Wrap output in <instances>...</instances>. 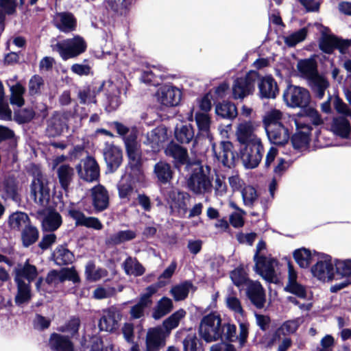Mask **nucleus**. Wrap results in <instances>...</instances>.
Listing matches in <instances>:
<instances>
[{
  "instance_id": "1",
  "label": "nucleus",
  "mask_w": 351,
  "mask_h": 351,
  "mask_svg": "<svg viewBox=\"0 0 351 351\" xmlns=\"http://www.w3.org/2000/svg\"><path fill=\"white\" fill-rule=\"evenodd\" d=\"M187 187L196 195H204L211 192L212 180L209 176V168L199 163L192 165V172L187 179Z\"/></svg>"
},
{
  "instance_id": "17",
  "label": "nucleus",
  "mask_w": 351,
  "mask_h": 351,
  "mask_svg": "<svg viewBox=\"0 0 351 351\" xmlns=\"http://www.w3.org/2000/svg\"><path fill=\"white\" fill-rule=\"evenodd\" d=\"M169 336L161 327L149 328L146 335V348L158 350L165 345V339Z\"/></svg>"
},
{
  "instance_id": "27",
  "label": "nucleus",
  "mask_w": 351,
  "mask_h": 351,
  "mask_svg": "<svg viewBox=\"0 0 351 351\" xmlns=\"http://www.w3.org/2000/svg\"><path fill=\"white\" fill-rule=\"evenodd\" d=\"M104 159L110 171L116 170L122 162V152L121 149L114 145H108L105 148Z\"/></svg>"
},
{
  "instance_id": "30",
  "label": "nucleus",
  "mask_w": 351,
  "mask_h": 351,
  "mask_svg": "<svg viewBox=\"0 0 351 351\" xmlns=\"http://www.w3.org/2000/svg\"><path fill=\"white\" fill-rule=\"evenodd\" d=\"M93 204L97 210L106 209L108 205V195L101 185H97L92 189Z\"/></svg>"
},
{
  "instance_id": "47",
  "label": "nucleus",
  "mask_w": 351,
  "mask_h": 351,
  "mask_svg": "<svg viewBox=\"0 0 351 351\" xmlns=\"http://www.w3.org/2000/svg\"><path fill=\"white\" fill-rule=\"evenodd\" d=\"M293 257L296 263L302 268L308 267L313 261V254L306 248L295 250Z\"/></svg>"
},
{
  "instance_id": "62",
  "label": "nucleus",
  "mask_w": 351,
  "mask_h": 351,
  "mask_svg": "<svg viewBox=\"0 0 351 351\" xmlns=\"http://www.w3.org/2000/svg\"><path fill=\"white\" fill-rule=\"evenodd\" d=\"M195 118L199 130L202 132L208 133L210 125V118L209 115L206 112H197Z\"/></svg>"
},
{
  "instance_id": "13",
  "label": "nucleus",
  "mask_w": 351,
  "mask_h": 351,
  "mask_svg": "<svg viewBox=\"0 0 351 351\" xmlns=\"http://www.w3.org/2000/svg\"><path fill=\"white\" fill-rule=\"evenodd\" d=\"M313 275L323 282H329L337 280L336 271L330 260L325 258L318 261L312 268Z\"/></svg>"
},
{
  "instance_id": "9",
  "label": "nucleus",
  "mask_w": 351,
  "mask_h": 351,
  "mask_svg": "<svg viewBox=\"0 0 351 351\" xmlns=\"http://www.w3.org/2000/svg\"><path fill=\"white\" fill-rule=\"evenodd\" d=\"M122 319L121 310L112 306L102 312V315L99 322V327L101 330L114 332L119 327V323Z\"/></svg>"
},
{
  "instance_id": "58",
  "label": "nucleus",
  "mask_w": 351,
  "mask_h": 351,
  "mask_svg": "<svg viewBox=\"0 0 351 351\" xmlns=\"http://www.w3.org/2000/svg\"><path fill=\"white\" fill-rule=\"evenodd\" d=\"M239 326V334L237 336L240 347H243L247 341L249 334V323L243 317L237 318Z\"/></svg>"
},
{
  "instance_id": "32",
  "label": "nucleus",
  "mask_w": 351,
  "mask_h": 351,
  "mask_svg": "<svg viewBox=\"0 0 351 351\" xmlns=\"http://www.w3.org/2000/svg\"><path fill=\"white\" fill-rule=\"evenodd\" d=\"M49 346L54 351H73L72 342L66 337L58 333L51 334Z\"/></svg>"
},
{
  "instance_id": "20",
  "label": "nucleus",
  "mask_w": 351,
  "mask_h": 351,
  "mask_svg": "<svg viewBox=\"0 0 351 351\" xmlns=\"http://www.w3.org/2000/svg\"><path fill=\"white\" fill-rule=\"evenodd\" d=\"M247 295L251 302L258 308L264 307L265 293L262 285L258 282H249L247 287Z\"/></svg>"
},
{
  "instance_id": "45",
  "label": "nucleus",
  "mask_w": 351,
  "mask_h": 351,
  "mask_svg": "<svg viewBox=\"0 0 351 351\" xmlns=\"http://www.w3.org/2000/svg\"><path fill=\"white\" fill-rule=\"evenodd\" d=\"M39 233L37 228L29 223L21 230V239L25 247L34 243L38 239Z\"/></svg>"
},
{
  "instance_id": "59",
  "label": "nucleus",
  "mask_w": 351,
  "mask_h": 351,
  "mask_svg": "<svg viewBox=\"0 0 351 351\" xmlns=\"http://www.w3.org/2000/svg\"><path fill=\"white\" fill-rule=\"evenodd\" d=\"M308 30L306 27L291 34L285 38V43L289 47H293L298 43L303 41L307 35Z\"/></svg>"
},
{
  "instance_id": "26",
  "label": "nucleus",
  "mask_w": 351,
  "mask_h": 351,
  "mask_svg": "<svg viewBox=\"0 0 351 351\" xmlns=\"http://www.w3.org/2000/svg\"><path fill=\"white\" fill-rule=\"evenodd\" d=\"M55 26L61 32L68 33L75 29L76 21L71 13H57L53 18Z\"/></svg>"
},
{
  "instance_id": "39",
  "label": "nucleus",
  "mask_w": 351,
  "mask_h": 351,
  "mask_svg": "<svg viewBox=\"0 0 351 351\" xmlns=\"http://www.w3.org/2000/svg\"><path fill=\"white\" fill-rule=\"evenodd\" d=\"M165 154L167 156L173 158L175 160L181 163H184L187 160L186 149L173 143L167 145L165 149Z\"/></svg>"
},
{
  "instance_id": "11",
  "label": "nucleus",
  "mask_w": 351,
  "mask_h": 351,
  "mask_svg": "<svg viewBox=\"0 0 351 351\" xmlns=\"http://www.w3.org/2000/svg\"><path fill=\"white\" fill-rule=\"evenodd\" d=\"M289 121H293L298 130L291 138L293 147L298 149L306 148L310 141L311 128L294 117H289Z\"/></svg>"
},
{
  "instance_id": "4",
  "label": "nucleus",
  "mask_w": 351,
  "mask_h": 351,
  "mask_svg": "<svg viewBox=\"0 0 351 351\" xmlns=\"http://www.w3.org/2000/svg\"><path fill=\"white\" fill-rule=\"evenodd\" d=\"M258 77L257 72L251 71L245 77L234 80L232 87L233 99L242 100L251 95L254 90V84Z\"/></svg>"
},
{
  "instance_id": "33",
  "label": "nucleus",
  "mask_w": 351,
  "mask_h": 351,
  "mask_svg": "<svg viewBox=\"0 0 351 351\" xmlns=\"http://www.w3.org/2000/svg\"><path fill=\"white\" fill-rule=\"evenodd\" d=\"M331 131L342 138H347L351 131L349 121L344 117H337L332 119Z\"/></svg>"
},
{
  "instance_id": "22",
  "label": "nucleus",
  "mask_w": 351,
  "mask_h": 351,
  "mask_svg": "<svg viewBox=\"0 0 351 351\" xmlns=\"http://www.w3.org/2000/svg\"><path fill=\"white\" fill-rule=\"evenodd\" d=\"M297 278L298 275L293 267L289 264L288 282L285 287V290L300 298H305L306 297V290L304 286L298 282Z\"/></svg>"
},
{
  "instance_id": "12",
  "label": "nucleus",
  "mask_w": 351,
  "mask_h": 351,
  "mask_svg": "<svg viewBox=\"0 0 351 351\" xmlns=\"http://www.w3.org/2000/svg\"><path fill=\"white\" fill-rule=\"evenodd\" d=\"M158 101L167 107L176 106L179 104L182 93L179 88L169 85H165L158 88L156 93Z\"/></svg>"
},
{
  "instance_id": "61",
  "label": "nucleus",
  "mask_w": 351,
  "mask_h": 351,
  "mask_svg": "<svg viewBox=\"0 0 351 351\" xmlns=\"http://www.w3.org/2000/svg\"><path fill=\"white\" fill-rule=\"evenodd\" d=\"M337 37L330 35H324L321 38L319 45L322 51L327 53H331L335 49Z\"/></svg>"
},
{
  "instance_id": "40",
  "label": "nucleus",
  "mask_w": 351,
  "mask_h": 351,
  "mask_svg": "<svg viewBox=\"0 0 351 351\" xmlns=\"http://www.w3.org/2000/svg\"><path fill=\"white\" fill-rule=\"evenodd\" d=\"M216 114L224 119H233L237 114L236 106L230 102H223L219 104L215 107Z\"/></svg>"
},
{
  "instance_id": "64",
  "label": "nucleus",
  "mask_w": 351,
  "mask_h": 351,
  "mask_svg": "<svg viewBox=\"0 0 351 351\" xmlns=\"http://www.w3.org/2000/svg\"><path fill=\"white\" fill-rule=\"evenodd\" d=\"M119 193L121 198H127L133 193V186L128 178H123L119 184Z\"/></svg>"
},
{
  "instance_id": "51",
  "label": "nucleus",
  "mask_w": 351,
  "mask_h": 351,
  "mask_svg": "<svg viewBox=\"0 0 351 351\" xmlns=\"http://www.w3.org/2000/svg\"><path fill=\"white\" fill-rule=\"evenodd\" d=\"M85 274L88 280L97 281L107 276V271L96 268L93 263L89 262L86 266Z\"/></svg>"
},
{
  "instance_id": "24",
  "label": "nucleus",
  "mask_w": 351,
  "mask_h": 351,
  "mask_svg": "<svg viewBox=\"0 0 351 351\" xmlns=\"http://www.w3.org/2000/svg\"><path fill=\"white\" fill-rule=\"evenodd\" d=\"M258 87L261 97L274 99L278 94L277 83L271 76L263 77L258 84Z\"/></svg>"
},
{
  "instance_id": "29",
  "label": "nucleus",
  "mask_w": 351,
  "mask_h": 351,
  "mask_svg": "<svg viewBox=\"0 0 351 351\" xmlns=\"http://www.w3.org/2000/svg\"><path fill=\"white\" fill-rule=\"evenodd\" d=\"M317 67V62L314 58L300 60L297 64L298 72L307 80L318 73Z\"/></svg>"
},
{
  "instance_id": "41",
  "label": "nucleus",
  "mask_w": 351,
  "mask_h": 351,
  "mask_svg": "<svg viewBox=\"0 0 351 351\" xmlns=\"http://www.w3.org/2000/svg\"><path fill=\"white\" fill-rule=\"evenodd\" d=\"M226 306L235 314L236 319L244 316V311L239 299L232 293V289L228 290L226 297Z\"/></svg>"
},
{
  "instance_id": "18",
  "label": "nucleus",
  "mask_w": 351,
  "mask_h": 351,
  "mask_svg": "<svg viewBox=\"0 0 351 351\" xmlns=\"http://www.w3.org/2000/svg\"><path fill=\"white\" fill-rule=\"evenodd\" d=\"M137 130L136 128L131 130L130 134L125 138V144L129 159L134 165H136L141 160L140 145L136 141Z\"/></svg>"
},
{
  "instance_id": "42",
  "label": "nucleus",
  "mask_w": 351,
  "mask_h": 351,
  "mask_svg": "<svg viewBox=\"0 0 351 351\" xmlns=\"http://www.w3.org/2000/svg\"><path fill=\"white\" fill-rule=\"evenodd\" d=\"M17 285V294L15 302L18 304L28 302L31 298L30 283L24 280L15 281Z\"/></svg>"
},
{
  "instance_id": "63",
  "label": "nucleus",
  "mask_w": 351,
  "mask_h": 351,
  "mask_svg": "<svg viewBox=\"0 0 351 351\" xmlns=\"http://www.w3.org/2000/svg\"><path fill=\"white\" fill-rule=\"evenodd\" d=\"M44 86V80L38 75H34L31 77L28 84L29 93L32 95L38 94L41 88Z\"/></svg>"
},
{
  "instance_id": "35",
  "label": "nucleus",
  "mask_w": 351,
  "mask_h": 351,
  "mask_svg": "<svg viewBox=\"0 0 351 351\" xmlns=\"http://www.w3.org/2000/svg\"><path fill=\"white\" fill-rule=\"evenodd\" d=\"M8 223L12 230L20 231L31 223L26 213L23 212H16L10 216Z\"/></svg>"
},
{
  "instance_id": "44",
  "label": "nucleus",
  "mask_w": 351,
  "mask_h": 351,
  "mask_svg": "<svg viewBox=\"0 0 351 351\" xmlns=\"http://www.w3.org/2000/svg\"><path fill=\"white\" fill-rule=\"evenodd\" d=\"M154 173L157 178L164 183L171 179L173 173L170 165L165 162H159L155 165Z\"/></svg>"
},
{
  "instance_id": "19",
  "label": "nucleus",
  "mask_w": 351,
  "mask_h": 351,
  "mask_svg": "<svg viewBox=\"0 0 351 351\" xmlns=\"http://www.w3.org/2000/svg\"><path fill=\"white\" fill-rule=\"evenodd\" d=\"M265 132L269 141L276 145H282L286 144L290 137L288 123L280 124L266 130Z\"/></svg>"
},
{
  "instance_id": "38",
  "label": "nucleus",
  "mask_w": 351,
  "mask_h": 351,
  "mask_svg": "<svg viewBox=\"0 0 351 351\" xmlns=\"http://www.w3.org/2000/svg\"><path fill=\"white\" fill-rule=\"evenodd\" d=\"M62 222L60 215L58 212L51 210L45 217L43 227L45 230L54 231L60 226Z\"/></svg>"
},
{
  "instance_id": "34",
  "label": "nucleus",
  "mask_w": 351,
  "mask_h": 351,
  "mask_svg": "<svg viewBox=\"0 0 351 351\" xmlns=\"http://www.w3.org/2000/svg\"><path fill=\"white\" fill-rule=\"evenodd\" d=\"M57 173L62 188L66 191L75 175L74 169L69 165L62 164L58 167Z\"/></svg>"
},
{
  "instance_id": "54",
  "label": "nucleus",
  "mask_w": 351,
  "mask_h": 351,
  "mask_svg": "<svg viewBox=\"0 0 351 351\" xmlns=\"http://www.w3.org/2000/svg\"><path fill=\"white\" fill-rule=\"evenodd\" d=\"M301 323L302 321L300 318L286 321L278 329L276 335L293 334L298 330Z\"/></svg>"
},
{
  "instance_id": "10",
  "label": "nucleus",
  "mask_w": 351,
  "mask_h": 351,
  "mask_svg": "<svg viewBox=\"0 0 351 351\" xmlns=\"http://www.w3.org/2000/svg\"><path fill=\"white\" fill-rule=\"evenodd\" d=\"M258 124L253 121H243L240 122L236 130V136L238 141L243 145L261 142L254 132Z\"/></svg>"
},
{
  "instance_id": "57",
  "label": "nucleus",
  "mask_w": 351,
  "mask_h": 351,
  "mask_svg": "<svg viewBox=\"0 0 351 351\" xmlns=\"http://www.w3.org/2000/svg\"><path fill=\"white\" fill-rule=\"evenodd\" d=\"M243 204L246 206H252L258 199V193L255 188L252 186H245L241 190Z\"/></svg>"
},
{
  "instance_id": "7",
  "label": "nucleus",
  "mask_w": 351,
  "mask_h": 351,
  "mask_svg": "<svg viewBox=\"0 0 351 351\" xmlns=\"http://www.w3.org/2000/svg\"><path fill=\"white\" fill-rule=\"evenodd\" d=\"M256 262V271L266 280L277 283L279 282L278 262L271 258L261 256Z\"/></svg>"
},
{
  "instance_id": "37",
  "label": "nucleus",
  "mask_w": 351,
  "mask_h": 351,
  "mask_svg": "<svg viewBox=\"0 0 351 351\" xmlns=\"http://www.w3.org/2000/svg\"><path fill=\"white\" fill-rule=\"evenodd\" d=\"M65 126V118L59 114H56L49 121L47 131L51 136H58L63 132Z\"/></svg>"
},
{
  "instance_id": "15",
  "label": "nucleus",
  "mask_w": 351,
  "mask_h": 351,
  "mask_svg": "<svg viewBox=\"0 0 351 351\" xmlns=\"http://www.w3.org/2000/svg\"><path fill=\"white\" fill-rule=\"evenodd\" d=\"M66 280L73 282L80 281L79 276L73 267L64 268L59 271L52 270L47 274L46 282L51 285H57Z\"/></svg>"
},
{
  "instance_id": "56",
  "label": "nucleus",
  "mask_w": 351,
  "mask_h": 351,
  "mask_svg": "<svg viewBox=\"0 0 351 351\" xmlns=\"http://www.w3.org/2000/svg\"><path fill=\"white\" fill-rule=\"evenodd\" d=\"M332 105L338 114L351 118V106L346 104L338 94L333 95Z\"/></svg>"
},
{
  "instance_id": "6",
  "label": "nucleus",
  "mask_w": 351,
  "mask_h": 351,
  "mask_svg": "<svg viewBox=\"0 0 351 351\" xmlns=\"http://www.w3.org/2000/svg\"><path fill=\"white\" fill-rule=\"evenodd\" d=\"M286 104L291 108H304L310 101L308 91L302 87L289 86L283 94Z\"/></svg>"
},
{
  "instance_id": "28",
  "label": "nucleus",
  "mask_w": 351,
  "mask_h": 351,
  "mask_svg": "<svg viewBox=\"0 0 351 351\" xmlns=\"http://www.w3.org/2000/svg\"><path fill=\"white\" fill-rule=\"evenodd\" d=\"M167 129L163 127H158L147 134V140L144 143L149 145L153 149L156 150L162 143L167 141Z\"/></svg>"
},
{
  "instance_id": "52",
  "label": "nucleus",
  "mask_w": 351,
  "mask_h": 351,
  "mask_svg": "<svg viewBox=\"0 0 351 351\" xmlns=\"http://www.w3.org/2000/svg\"><path fill=\"white\" fill-rule=\"evenodd\" d=\"M54 258L58 265H67L73 262L74 256L71 252L60 246L54 252Z\"/></svg>"
},
{
  "instance_id": "49",
  "label": "nucleus",
  "mask_w": 351,
  "mask_h": 351,
  "mask_svg": "<svg viewBox=\"0 0 351 351\" xmlns=\"http://www.w3.org/2000/svg\"><path fill=\"white\" fill-rule=\"evenodd\" d=\"M230 278L232 282L241 289L245 286L247 287V284L252 282L249 280L245 271L240 267L235 269L230 273Z\"/></svg>"
},
{
  "instance_id": "55",
  "label": "nucleus",
  "mask_w": 351,
  "mask_h": 351,
  "mask_svg": "<svg viewBox=\"0 0 351 351\" xmlns=\"http://www.w3.org/2000/svg\"><path fill=\"white\" fill-rule=\"evenodd\" d=\"M337 280L351 275V259L338 260L335 263Z\"/></svg>"
},
{
  "instance_id": "23",
  "label": "nucleus",
  "mask_w": 351,
  "mask_h": 351,
  "mask_svg": "<svg viewBox=\"0 0 351 351\" xmlns=\"http://www.w3.org/2000/svg\"><path fill=\"white\" fill-rule=\"evenodd\" d=\"M14 281L23 280L26 279L28 283L34 280L38 276L36 267L29 263L27 260L24 264H18L14 269Z\"/></svg>"
},
{
  "instance_id": "3",
  "label": "nucleus",
  "mask_w": 351,
  "mask_h": 351,
  "mask_svg": "<svg viewBox=\"0 0 351 351\" xmlns=\"http://www.w3.org/2000/svg\"><path fill=\"white\" fill-rule=\"evenodd\" d=\"M199 335L207 343L222 339L223 329L220 315L210 313L204 316L199 324Z\"/></svg>"
},
{
  "instance_id": "43",
  "label": "nucleus",
  "mask_w": 351,
  "mask_h": 351,
  "mask_svg": "<svg viewBox=\"0 0 351 351\" xmlns=\"http://www.w3.org/2000/svg\"><path fill=\"white\" fill-rule=\"evenodd\" d=\"M136 236V232L131 230L119 231L112 234L108 239L107 243L110 245H119L134 239Z\"/></svg>"
},
{
  "instance_id": "53",
  "label": "nucleus",
  "mask_w": 351,
  "mask_h": 351,
  "mask_svg": "<svg viewBox=\"0 0 351 351\" xmlns=\"http://www.w3.org/2000/svg\"><path fill=\"white\" fill-rule=\"evenodd\" d=\"M186 315V312L183 309L178 310L172 314L169 318L163 322V327L165 330L169 335L171 330L176 328L181 319Z\"/></svg>"
},
{
  "instance_id": "36",
  "label": "nucleus",
  "mask_w": 351,
  "mask_h": 351,
  "mask_svg": "<svg viewBox=\"0 0 351 351\" xmlns=\"http://www.w3.org/2000/svg\"><path fill=\"white\" fill-rule=\"evenodd\" d=\"M122 265L127 275L139 276L145 273V268L135 258H127Z\"/></svg>"
},
{
  "instance_id": "21",
  "label": "nucleus",
  "mask_w": 351,
  "mask_h": 351,
  "mask_svg": "<svg viewBox=\"0 0 351 351\" xmlns=\"http://www.w3.org/2000/svg\"><path fill=\"white\" fill-rule=\"evenodd\" d=\"M288 122L291 124L293 121H289V117L287 119L282 112L276 108L269 110L263 117V124L265 130Z\"/></svg>"
},
{
  "instance_id": "25",
  "label": "nucleus",
  "mask_w": 351,
  "mask_h": 351,
  "mask_svg": "<svg viewBox=\"0 0 351 351\" xmlns=\"http://www.w3.org/2000/svg\"><path fill=\"white\" fill-rule=\"evenodd\" d=\"M69 215L75 220V223L77 226H84L95 230H101L103 228V225L97 218L86 217L83 213L78 210L70 209Z\"/></svg>"
},
{
  "instance_id": "31",
  "label": "nucleus",
  "mask_w": 351,
  "mask_h": 351,
  "mask_svg": "<svg viewBox=\"0 0 351 351\" xmlns=\"http://www.w3.org/2000/svg\"><path fill=\"white\" fill-rule=\"evenodd\" d=\"M308 80V84L315 96L319 99H322L325 95V90L330 86L328 80L317 73Z\"/></svg>"
},
{
  "instance_id": "8",
  "label": "nucleus",
  "mask_w": 351,
  "mask_h": 351,
  "mask_svg": "<svg viewBox=\"0 0 351 351\" xmlns=\"http://www.w3.org/2000/svg\"><path fill=\"white\" fill-rule=\"evenodd\" d=\"M263 152L261 142L244 145L241 152L243 165L247 169L256 168L262 159Z\"/></svg>"
},
{
  "instance_id": "5",
  "label": "nucleus",
  "mask_w": 351,
  "mask_h": 351,
  "mask_svg": "<svg viewBox=\"0 0 351 351\" xmlns=\"http://www.w3.org/2000/svg\"><path fill=\"white\" fill-rule=\"evenodd\" d=\"M30 195L37 204L45 206L50 199L48 182L42 175L38 174L30 186Z\"/></svg>"
},
{
  "instance_id": "16",
  "label": "nucleus",
  "mask_w": 351,
  "mask_h": 351,
  "mask_svg": "<svg viewBox=\"0 0 351 351\" xmlns=\"http://www.w3.org/2000/svg\"><path fill=\"white\" fill-rule=\"evenodd\" d=\"M80 177L87 181L93 182L97 180L99 176V166L96 160L88 157L82 161V165L77 167Z\"/></svg>"
},
{
  "instance_id": "2",
  "label": "nucleus",
  "mask_w": 351,
  "mask_h": 351,
  "mask_svg": "<svg viewBox=\"0 0 351 351\" xmlns=\"http://www.w3.org/2000/svg\"><path fill=\"white\" fill-rule=\"evenodd\" d=\"M87 45L84 39L75 36L52 45V50L56 51L63 60L75 58L86 50Z\"/></svg>"
},
{
  "instance_id": "60",
  "label": "nucleus",
  "mask_w": 351,
  "mask_h": 351,
  "mask_svg": "<svg viewBox=\"0 0 351 351\" xmlns=\"http://www.w3.org/2000/svg\"><path fill=\"white\" fill-rule=\"evenodd\" d=\"M10 102L12 104L22 106L24 104L23 95L25 93V88L20 84H16L11 87Z\"/></svg>"
},
{
  "instance_id": "14",
  "label": "nucleus",
  "mask_w": 351,
  "mask_h": 351,
  "mask_svg": "<svg viewBox=\"0 0 351 351\" xmlns=\"http://www.w3.org/2000/svg\"><path fill=\"white\" fill-rule=\"evenodd\" d=\"M212 147L215 156L219 162L229 167L233 165L234 154L231 142L223 141L218 147L215 144H213Z\"/></svg>"
},
{
  "instance_id": "46",
  "label": "nucleus",
  "mask_w": 351,
  "mask_h": 351,
  "mask_svg": "<svg viewBox=\"0 0 351 351\" xmlns=\"http://www.w3.org/2000/svg\"><path fill=\"white\" fill-rule=\"evenodd\" d=\"M192 288L193 285L191 282H184L173 287L170 290V293L175 300H183L188 296L189 293Z\"/></svg>"
},
{
  "instance_id": "48",
  "label": "nucleus",
  "mask_w": 351,
  "mask_h": 351,
  "mask_svg": "<svg viewBox=\"0 0 351 351\" xmlns=\"http://www.w3.org/2000/svg\"><path fill=\"white\" fill-rule=\"evenodd\" d=\"M173 308V302L171 299L164 297L158 302L153 313V317L158 319L169 313Z\"/></svg>"
},
{
  "instance_id": "50",
  "label": "nucleus",
  "mask_w": 351,
  "mask_h": 351,
  "mask_svg": "<svg viewBox=\"0 0 351 351\" xmlns=\"http://www.w3.org/2000/svg\"><path fill=\"white\" fill-rule=\"evenodd\" d=\"M176 139L182 143H189L194 137V130L191 125H182L175 131Z\"/></svg>"
}]
</instances>
